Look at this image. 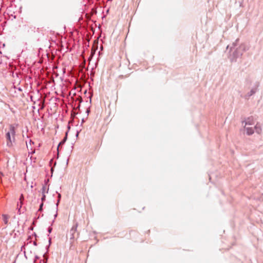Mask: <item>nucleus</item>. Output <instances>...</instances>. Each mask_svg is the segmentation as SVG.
Here are the masks:
<instances>
[{
	"label": "nucleus",
	"mask_w": 263,
	"mask_h": 263,
	"mask_svg": "<svg viewBox=\"0 0 263 263\" xmlns=\"http://www.w3.org/2000/svg\"><path fill=\"white\" fill-rule=\"evenodd\" d=\"M15 129L16 127L13 125H10L6 134L7 145L9 147L12 146L15 141Z\"/></svg>",
	"instance_id": "obj_1"
},
{
	"label": "nucleus",
	"mask_w": 263,
	"mask_h": 263,
	"mask_svg": "<svg viewBox=\"0 0 263 263\" xmlns=\"http://www.w3.org/2000/svg\"><path fill=\"white\" fill-rule=\"evenodd\" d=\"M78 224L76 223L75 226H73L70 230L71 236L70 239L72 240L71 242H73L75 238V234L77 231Z\"/></svg>",
	"instance_id": "obj_2"
},
{
	"label": "nucleus",
	"mask_w": 263,
	"mask_h": 263,
	"mask_svg": "<svg viewBox=\"0 0 263 263\" xmlns=\"http://www.w3.org/2000/svg\"><path fill=\"white\" fill-rule=\"evenodd\" d=\"M254 123V119L253 117H250L248 118L246 121H245V125L246 126L247 125H252Z\"/></svg>",
	"instance_id": "obj_3"
},
{
	"label": "nucleus",
	"mask_w": 263,
	"mask_h": 263,
	"mask_svg": "<svg viewBox=\"0 0 263 263\" xmlns=\"http://www.w3.org/2000/svg\"><path fill=\"white\" fill-rule=\"evenodd\" d=\"M245 127L247 134L248 135H252L254 133V129L252 127H246V126H245Z\"/></svg>",
	"instance_id": "obj_4"
},
{
	"label": "nucleus",
	"mask_w": 263,
	"mask_h": 263,
	"mask_svg": "<svg viewBox=\"0 0 263 263\" xmlns=\"http://www.w3.org/2000/svg\"><path fill=\"white\" fill-rule=\"evenodd\" d=\"M24 199V196L23 194H21L20 197V198H19V200H20V207L18 208V211H20V209L21 208H22L23 204V200Z\"/></svg>",
	"instance_id": "obj_5"
},
{
	"label": "nucleus",
	"mask_w": 263,
	"mask_h": 263,
	"mask_svg": "<svg viewBox=\"0 0 263 263\" xmlns=\"http://www.w3.org/2000/svg\"><path fill=\"white\" fill-rule=\"evenodd\" d=\"M255 128L256 129V132L257 133L259 134L261 133L262 129L259 124H256V125L255 126Z\"/></svg>",
	"instance_id": "obj_6"
},
{
	"label": "nucleus",
	"mask_w": 263,
	"mask_h": 263,
	"mask_svg": "<svg viewBox=\"0 0 263 263\" xmlns=\"http://www.w3.org/2000/svg\"><path fill=\"white\" fill-rule=\"evenodd\" d=\"M3 220L6 224L8 223L9 217L7 215L3 214L2 215Z\"/></svg>",
	"instance_id": "obj_7"
},
{
	"label": "nucleus",
	"mask_w": 263,
	"mask_h": 263,
	"mask_svg": "<svg viewBox=\"0 0 263 263\" xmlns=\"http://www.w3.org/2000/svg\"><path fill=\"white\" fill-rule=\"evenodd\" d=\"M66 137H65V139L63 140V141H62L60 143V144H59V147L60 146V145H61L62 144H63L64 141H65V140L66 139Z\"/></svg>",
	"instance_id": "obj_8"
},
{
	"label": "nucleus",
	"mask_w": 263,
	"mask_h": 263,
	"mask_svg": "<svg viewBox=\"0 0 263 263\" xmlns=\"http://www.w3.org/2000/svg\"><path fill=\"white\" fill-rule=\"evenodd\" d=\"M45 195H44L43 196V197H42V201H43L45 200Z\"/></svg>",
	"instance_id": "obj_9"
},
{
	"label": "nucleus",
	"mask_w": 263,
	"mask_h": 263,
	"mask_svg": "<svg viewBox=\"0 0 263 263\" xmlns=\"http://www.w3.org/2000/svg\"><path fill=\"white\" fill-rule=\"evenodd\" d=\"M43 205V203L42 202V203H41V205H40V209H39V210H40V211H41V210H42V208Z\"/></svg>",
	"instance_id": "obj_10"
},
{
	"label": "nucleus",
	"mask_w": 263,
	"mask_h": 263,
	"mask_svg": "<svg viewBox=\"0 0 263 263\" xmlns=\"http://www.w3.org/2000/svg\"><path fill=\"white\" fill-rule=\"evenodd\" d=\"M59 198H60L61 197V195L60 194H59Z\"/></svg>",
	"instance_id": "obj_11"
}]
</instances>
